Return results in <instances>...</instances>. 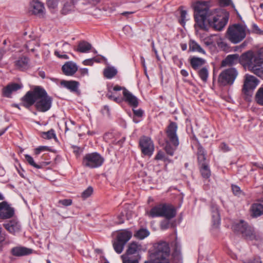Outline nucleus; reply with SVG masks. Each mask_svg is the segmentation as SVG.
<instances>
[{
  "mask_svg": "<svg viewBox=\"0 0 263 263\" xmlns=\"http://www.w3.org/2000/svg\"><path fill=\"white\" fill-rule=\"evenodd\" d=\"M238 76L236 68L231 67L222 71L218 78V84L220 87L232 85Z\"/></svg>",
  "mask_w": 263,
  "mask_h": 263,
  "instance_id": "8",
  "label": "nucleus"
},
{
  "mask_svg": "<svg viewBox=\"0 0 263 263\" xmlns=\"http://www.w3.org/2000/svg\"><path fill=\"white\" fill-rule=\"evenodd\" d=\"M199 168L201 176L203 178L208 179L210 177L211 172L209 166V163H206L203 165H199Z\"/></svg>",
  "mask_w": 263,
  "mask_h": 263,
  "instance_id": "31",
  "label": "nucleus"
},
{
  "mask_svg": "<svg viewBox=\"0 0 263 263\" xmlns=\"http://www.w3.org/2000/svg\"><path fill=\"white\" fill-rule=\"evenodd\" d=\"M117 220L116 221L117 224H120L124 223V215L121 213L117 216Z\"/></svg>",
  "mask_w": 263,
  "mask_h": 263,
  "instance_id": "50",
  "label": "nucleus"
},
{
  "mask_svg": "<svg viewBox=\"0 0 263 263\" xmlns=\"http://www.w3.org/2000/svg\"><path fill=\"white\" fill-rule=\"evenodd\" d=\"M132 236V233L126 230L118 233L116 239L112 241L113 248L117 253L120 254L122 252L125 245Z\"/></svg>",
  "mask_w": 263,
  "mask_h": 263,
  "instance_id": "10",
  "label": "nucleus"
},
{
  "mask_svg": "<svg viewBox=\"0 0 263 263\" xmlns=\"http://www.w3.org/2000/svg\"><path fill=\"white\" fill-rule=\"evenodd\" d=\"M178 126L176 122L169 121L165 129L166 145L164 150L167 154L172 156L179 145V139L177 134Z\"/></svg>",
  "mask_w": 263,
  "mask_h": 263,
  "instance_id": "4",
  "label": "nucleus"
},
{
  "mask_svg": "<svg viewBox=\"0 0 263 263\" xmlns=\"http://www.w3.org/2000/svg\"><path fill=\"white\" fill-rule=\"evenodd\" d=\"M72 201L70 199H64L58 201L59 206L62 205L64 206H69L72 204Z\"/></svg>",
  "mask_w": 263,
  "mask_h": 263,
  "instance_id": "45",
  "label": "nucleus"
},
{
  "mask_svg": "<svg viewBox=\"0 0 263 263\" xmlns=\"http://www.w3.org/2000/svg\"><path fill=\"white\" fill-rule=\"evenodd\" d=\"M62 8L61 12L63 15H66L73 10L75 4L74 0H62Z\"/></svg>",
  "mask_w": 263,
  "mask_h": 263,
  "instance_id": "24",
  "label": "nucleus"
},
{
  "mask_svg": "<svg viewBox=\"0 0 263 263\" xmlns=\"http://www.w3.org/2000/svg\"><path fill=\"white\" fill-rule=\"evenodd\" d=\"M25 159L27 161V162L31 166H33L34 167L36 168H42L44 166L49 164V162H43L40 164H37L35 163L34 162L33 158L29 155H26L25 156Z\"/></svg>",
  "mask_w": 263,
  "mask_h": 263,
  "instance_id": "32",
  "label": "nucleus"
},
{
  "mask_svg": "<svg viewBox=\"0 0 263 263\" xmlns=\"http://www.w3.org/2000/svg\"><path fill=\"white\" fill-rule=\"evenodd\" d=\"M240 64L254 74L260 76L263 74V48L256 53L248 50L240 55Z\"/></svg>",
  "mask_w": 263,
  "mask_h": 263,
  "instance_id": "3",
  "label": "nucleus"
},
{
  "mask_svg": "<svg viewBox=\"0 0 263 263\" xmlns=\"http://www.w3.org/2000/svg\"><path fill=\"white\" fill-rule=\"evenodd\" d=\"M211 209L212 212V216L216 215V214H219L218 207L216 204H212L211 206Z\"/></svg>",
  "mask_w": 263,
  "mask_h": 263,
  "instance_id": "52",
  "label": "nucleus"
},
{
  "mask_svg": "<svg viewBox=\"0 0 263 263\" xmlns=\"http://www.w3.org/2000/svg\"><path fill=\"white\" fill-rule=\"evenodd\" d=\"M80 72L82 76H87L88 74V70L86 68L80 69Z\"/></svg>",
  "mask_w": 263,
  "mask_h": 263,
  "instance_id": "62",
  "label": "nucleus"
},
{
  "mask_svg": "<svg viewBox=\"0 0 263 263\" xmlns=\"http://www.w3.org/2000/svg\"><path fill=\"white\" fill-rule=\"evenodd\" d=\"M251 32L252 33H255L257 34H263V31L260 29L258 26L256 24L253 23L252 25V30Z\"/></svg>",
  "mask_w": 263,
  "mask_h": 263,
  "instance_id": "46",
  "label": "nucleus"
},
{
  "mask_svg": "<svg viewBox=\"0 0 263 263\" xmlns=\"http://www.w3.org/2000/svg\"><path fill=\"white\" fill-rule=\"evenodd\" d=\"M117 73V69L114 67H109L105 68L103 71L104 76L107 79H110Z\"/></svg>",
  "mask_w": 263,
  "mask_h": 263,
  "instance_id": "33",
  "label": "nucleus"
},
{
  "mask_svg": "<svg viewBox=\"0 0 263 263\" xmlns=\"http://www.w3.org/2000/svg\"><path fill=\"white\" fill-rule=\"evenodd\" d=\"M102 114L106 113L108 115H109V107L108 105H104L102 110Z\"/></svg>",
  "mask_w": 263,
  "mask_h": 263,
  "instance_id": "63",
  "label": "nucleus"
},
{
  "mask_svg": "<svg viewBox=\"0 0 263 263\" xmlns=\"http://www.w3.org/2000/svg\"><path fill=\"white\" fill-rule=\"evenodd\" d=\"M3 227L9 233L13 235L19 233L22 229L21 222L17 218H13L3 223Z\"/></svg>",
  "mask_w": 263,
  "mask_h": 263,
  "instance_id": "16",
  "label": "nucleus"
},
{
  "mask_svg": "<svg viewBox=\"0 0 263 263\" xmlns=\"http://www.w3.org/2000/svg\"><path fill=\"white\" fill-rule=\"evenodd\" d=\"M23 85L18 83H12L8 85L3 89V96L6 97H10L12 92L22 88Z\"/></svg>",
  "mask_w": 263,
  "mask_h": 263,
  "instance_id": "25",
  "label": "nucleus"
},
{
  "mask_svg": "<svg viewBox=\"0 0 263 263\" xmlns=\"http://www.w3.org/2000/svg\"><path fill=\"white\" fill-rule=\"evenodd\" d=\"M31 7L32 8V13L40 17L43 16L45 12V7L44 4L39 0H32Z\"/></svg>",
  "mask_w": 263,
  "mask_h": 263,
  "instance_id": "20",
  "label": "nucleus"
},
{
  "mask_svg": "<svg viewBox=\"0 0 263 263\" xmlns=\"http://www.w3.org/2000/svg\"><path fill=\"white\" fill-rule=\"evenodd\" d=\"M111 100H113L116 103H119L124 101V97L123 98L120 97L114 96Z\"/></svg>",
  "mask_w": 263,
  "mask_h": 263,
  "instance_id": "61",
  "label": "nucleus"
},
{
  "mask_svg": "<svg viewBox=\"0 0 263 263\" xmlns=\"http://www.w3.org/2000/svg\"><path fill=\"white\" fill-rule=\"evenodd\" d=\"M189 49L192 51H197L199 53H204V50L195 41L191 40L189 43Z\"/></svg>",
  "mask_w": 263,
  "mask_h": 263,
  "instance_id": "34",
  "label": "nucleus"
},
{
  "mask_svg": "<svg viewBox=\"0 0 263 263\" xmlns=\"http://www.w3.org/2000/svg\"><path fill=\"white\" fill-rule=\"evenodd\" d=\"M162 203L153 206L150 211H146V214L151 218L161 217Z\"/></svg>",
  "mask_w": 263,
  "mask_h": 263,
  "instance_id": "26",
  "label": "nucleus"
},
{
  "mask_svg": "<svg viewBox=\"0 0 263 263\" xmlns=\"http://www.w3.org/2000/svg\"><path fill=\"white\" fill-rule=\"evenodd\" d=\"M29 59L28 58L26 57H21L15 62V66L21 70L27 69L29 67Z\"/></svg>",
  "mask_w": 263,
  "mask_h": 263,
  "instance_id": "30",
  "label": "nucleus"
},
{
  "mask_svg": "<svg viewBox=\"0 0 263 263\" xmlns=\"http://www.w3.org/2000/svg\"><path fill=\"white\" fill-rule=\"evenodd\" d=\"M104 162V159L100 154L93 152L85 154L83 158L82 164L84 167L96 168L102 166Z\"/></svg>",
  "mask_w": 263,
  "mask_h": 263,
  "instance_id": "9",
  "label": "nucleus"
},
{
  "mask_svg": "<svg viewBox=\"0 0 263 263\" xmlns=\"http://www.w3.org/2000/svg\"><path fill=\"white\" fill-rule=\"evenodd\" d=\"M59 0H47V5L50 9H55L58 7Z\"/></svg>",
  "mask_w": 263,
  "mask_h": 263,
  "instance_id": "44",
  "label": "nucleus"
},
{
  "mask_svg": "<svg viewBox=\"0 0 263 263\" xmlns=\"http://www.w3.org/2000/svg\"><path fill=\"white\" fill-rule=\"evenodd\" d=\"M181 250V246L180 244L177 241V240H175L174 242V253L176 254L177 255L180 254Z\"/></svg>",
  "mask_w": 263,
  "mask_h": 263,
  "instance_id": "48",
  "label": "nucleus"
},
{
  "mask_svg": "<svg viewBox=\"0 0 263 263\" xmlns=\"http://www.w3.org/2000/svg\"><path fill=\"white\" fill-rule=\"evenodd\" d=\"M198 74L201 80L204 83L207 82L209 77V71L206 67H204L198 71Z\"/></svg>",
  "mask_w": 263,
  "mask_h": 263,
  "instance_id": "39",
  "label": "nucleus"
},
{
  "mask_svg": "<svg viewBox=\"0 0 263 263\" xmlns=\"http://www.w3.org/2000/svg\"><path fill=\"white\" fill-rule=\"evenodd\" d=\"M112 89L115 91L122 90V93L124 97V101L127 103L128 104L133 108H136L138 107L139 105L138 98L133 95L125 87L117 85L113 87Z\"/></svg>",
  "mask_w": 263,
  "mask_h": 263,
  "instance_id": "13",
  "label": "nucleus"
},
{
  "mask_svg": "<svg viewBox=\"0 0 263 263\" xmlns=\"http://www.w3.org/2000/svg\"><path fill=\"white\" fill-rule=\"evenodd\" d=\"M22 105L29 109L33 105L36 109L42 112L48 111L52 106L53 98L41 86H34L21 98Z\"/></svg>",
  "mask_w": 263,
  "mask_h": 263,
  "instance_id": "2",
  "label": "nucleus"
},
{
  "mask_svg": "<svg viewBox=\"0 0 263 263\" xmlns=\"http://www.w3.org/2000/svg\"><path fill=\"white\" fill-rule=\"evenodd\" d=\"M170 222L168 221L164 220L161 223V228L163 230H166L169 228Z\"/></svg>",
  "mask_w": 263,
  "mask_h": 263,
  "instance_id": "56",
  "label": "nucleus"
},
{
  "mask_svg": "<svg viewBox=\"0 0 263 263\" xmlns=\"http://www.w3.org/2000/svg\"><path fill=\"white\" fill-rule=\"evenodd\" d=\"M205 63V61L201 58L193 57L190 59V63L194 70L198 69L200 67L203 65Z\"/></svg>",
  "mask_w": 263,
  "mask_h": 263,
  "instance_id": "29",
  "label": "nucleus"
},
{
  "mask_svg": "<svg viewBox=\"0 0 263 263\" xmlns=\"http://www.w3.org/2000/svg\"><path fill=\"white\" fill-rule=\"evenodd\" d=\"M187 14V12L186 10H181L180 11V16L179 20V23L182 25L184 26L185 24V18Z\"/></svg>",
  "mask_w": 263,
  "mask_h": 263,
  "instance_id": "43",
  "label": "nucleus"
},
{
  "mask_svg": "<svg viewBox=\"0 0 263 263\" xmlns=\"http://www.w3.org/2000/svg\"><path fill=\"white\" fill-rule=\"evenodd\" d=\"M231 0H219V3L222 6H228L230 5Z\"/></svg>",
  "mask_w": 263,
  "mask_h": 263,
  "instance_id": "59",
  "label": "nucleus"
},
{
  "mask_svg": "<svg viewBox=\"0 0 263 263\" xmlns=\"http://www.w3.org/2000/svg\"><path fill=\"white\" fill-rule=\"evenodd\" d=\"M106 96L107 97L108 99L111 100L115 96L112 95V92L110 89H108Z\"/></svg>",
  "mask_w": 263,
  "mask_h": 263,
  "instance_id": "64",
  "label": "nucleus"
},
{
  "mask_svg": "<svg viewBox=\"0 0 263 263\" xmlns=\"http://www.w3.org/2000/svg\"><path fill=\"white\" fill-rule=\"evenodd\" d=\"M256 102L260 105H263V87L259 88L255 95Z\"/></svg>",
  "mask_w": 263,
  "mask_h": 263,
  "instance_id": "40",
  "label": "nucleus"
},
{
  "mask_svg": "<svg viewBox=\"0 0 263 263\" xmlns=\"http://www.w3.org/2000/svg\"><path fill=\"white\" fill-rule=\"evenodd\" d=\"M121 258L122 263H139L141 259V257L137 256L136 257H133L121 255Z\"/></svg>",
  "mask_w": 263,
  "mask_h": 263,
  "instance_id": "37",
  "label": "nucleus"
},
{
  "mask_svg": "<svg viewBox=\"0 0 263 263\" xmlns=\"http://www.w3.org/2000/svg\"><path fill=\"white\" fill-rule=\"evenodd\" d=\"M93 60H96V58H92V59H88L85 60L83 62V63L85 65L91 66L93 64Z\"/></svg>",
  "mask_w": 263,
  "mask_h": 263,
  "instance_id": "55",
  "label": "nucleus"
},
{
  "mask_svg": "<svg viewBox=\"0 0 263 263\" xmlns=\"http://www.w3.org/2000/svg\"><path fill=\"white\" fill-rule=\"evenodd\" d=\"M149 235V232L146 229L141 228L136 231L134 236L139 239H143Z\"/></svg>",
  "mask_w": 263,
  "mask_h": 263,
  "instance_id": "36",
  "label": "nucleus"
},
{
  "mask_svg": "<svg viewBox=\"0 0 263 263\" xmlns=\"http://www.w3.org/2000/svg\"><path fill=\"white\" fill-rule=\"evenodd\" d=\"M93 192V189L92 187L89 186L82 193L81 197L85 200L89 197L92 195Z\"/></svg>",
  "mask_w": 263,
  "mask_h": 263,
  "instance_id": "41",
  "label": "nucleus"
},
{
  "mask_svg": "<svg viewBox=\"0 0 263 263\" xmlns=\"http://www.w3.org/2000/svg\"><path fill=\"white\" fill-rule=\"evenodd\" d=\"M243 263H262V261L259 257H255L244 261Z\"/></svg>",
  "mask_w": 263,
  "mask_h": 263,
  "instance_id": "53",
  "label": "nucleus"
},
{
  "mask_svg": "<svg viewBox=\"0 0 263 263\" xmlns=\"http://www.w3.org/2000/svg\"><path fill=\"white\" fill-rule=\"evenodd\" d=\"M143 250L142 245L138 242L133 241L128 245L127 249L123 256L136 257L139 256L141 257L140 253Z\"/></svg>",
  "mask_w": 263,
  "mask_h": 263,
  "instance_id": "15",
  "label": "nucleus"
},
{
  "mask_svg": "<svg viewBox=\"0 0 263 263\" xmlns=\"http://www.w3.org/2000/svg\"><path fill=\"white\" fill-rule=\"evenodd\" d=\"M65 132L69 130V124H71V126H73L75 125V122L70 120L69 121H66L65 123Z\"/></svg>",
  "mask_w": 263,
  "mask_h": 263,
  "instance_id": "57",
  "label": "nucleus"
},
{
  "mask_svg": "<svg viewBox=\"0 0 263 263\" xmlns=\"http://www.w3.org/2000/svg\"><path fill=\"white\" fill-rule=\"evenodd\" d=\"M246 25L235 24L229 26L227 31L228 39L233 44L241 42L246 36Z\"/></svg>",
  "mask_w": 263,
  "mask_h": 263,
  "instance_id": "7",
  "label": "nucleus"
},
{
  "mask_svg": "<svg viewBox=\"0 0 263 263\" xmlns=\"http://www.w3.org/2000/svg\"><path fill=\"white\" fill-rule=\"evenodd\" d=\"M232 229L234 232L241 234L246 239L259 240L260 239L259 235L255 232L254 228L243 220L234 223Z\"/></svg>",
  "mask_w": 263,
  "mask_h": 263,
  "instance_id": "5",
  "label": "nucleus"
},
{
  "mask_svg": "<svg viewBox=\"0 0 263 263\" xmlns=\"http://www.w3.org/2000/svg\"><path fill=\"white\" fill-rule=\"evenodd\" d=\"M170 254L168 244L165 241H161L154 245L151 256L154 258L156 263H170L168 257Z\"/></svg>",
  "mask_w": 263,
  "mask_h": 263,
  "instance_id": "6",
  "label": "nucleus"
},
{
  "mask_svg": "<svg viewBox=\"0 0 263 263\" xmlns=\"http://www.w3.org/2000/svg\"><path fill=\"white\" fill-rule=\"evenodd\" d=\"M238 63L240 64V56H239V55L236 53L229 54L221 61V66H232Z\"/></svg>",
  "mask_w": 263,
  "mask_h": 263,
  "instance_id": "19",
  "label": "nucleus"
},
{
  "mask_svg": "<svg viewBox=\"0 0 263 263\" xmlns=\"http://www.w3.org/2000/svg\"><path fill=\"white\" fill-rule=\"evenodd\" d=\"M60 84L63 87L69 89L71 92H79V86L80 85V83L78 81L73 80H62L61 81Z\"/></svg>",
  "mask_w": 263,
  "mask_h": 263,
  "instance_id": "22",
  "label": "nucleus"
},
{
  "mask_svg": "<svg viewBox=\"0 0 263 263\" xmlns=\"http://www.w3.org/2000/svg\"><path fill=\"white\" fill-rule=\"evenodd\" d=\"M259 81L256 78L248 74H246L242 89V93L247 96L251 97Z\"/></svg>",
  "mask_w": 263,
  "mask_h": 263,
  "instance_id": "12",
  "label": "nucleus"
},
{
  "mask_svg": "<svg viewBox=\"0 0 263 263\" xmlns=\"http://www.w3.org/2000/svg\"><path fill=\"white\" fill-rule=\"evenodd\" d=\"M135 108H133V121L135 123H138L140 121V119L138 118H142L144 115V111L142 109H135Z\"/></svg>",
  "mask_w": 263,
  "mask_h": 263,
  "instance_id": "35",
  "label": "nucleus"
},
{
  "mask_svg": "<svg viewBox=\"0 0 263 263\" xmlns=\"http://www.w3.org/2000/svg\"><path fill=\"white\" fill-rule=\"evenodd\" d=\"M252 216L257 217L263 214V205L261 203H253L251 207Z\"/></svg>",
  "mask_w": 263,
  "mask_h": 263,
  "instance_id": "28",
  "label": "nucleus"
},
{
  "mask_svg": "<svg viewBox=\"0 0 263 263\" xmlns=\"http://www.w3.org/2000/svg\"><path fill=\"white\" fill-rule=\"evenodd\" d=\"M162 210L161 217H164L167 220L172 219L176 216V209L171 204L162 203Z\"/></svg>",
  "mask_w": 263,
  "mask_h": 263,
  "instance_id": "17",
  "label": "nucleus"
},
{
  "mask_svg": "<svg viewBox=\"0 0 263 263\" xmlns=\"http://www.w3.org/2000/svg\"><path fill=\"white\" fill-rule=\"evenodd\" d=\"M196 155L198 166L209 163V160L206 158V151L199 143L197 145Z\"/></svg>",
  "mask_w": 263,
  "mask_h": 263,
  "instance_id": "18",
  "label": "nucleus"
},
{
  "mask_svg": "<svg viewBox=\"0 0 263 263\" xmlns=\"http://www.w3.org/2000/svg\"><path fill=\"white\" fill-rule=\"evenodd\" d=\"M92 48L91 45L85 41H81L79 42L77 48L74 50L79 52H88Z\"/></svg>",
  "mask_w": 263,
  "mask_h": 263,
  "instance_id": "27",
  "label": "nucleus"
},
{
  "mask_svg": "<svg viewBox=\"0 0 263 263\" xmlns=\"http://www.w3.org/2000/svg\"><path fill=\"white\" fill-rule=\"evenodd\" d=\"M32 250L24 247H16L11 250V254L15 256H22L29 255L32 253Z\"/></svg>",
  "mask_w": 263,
  "mask_h": 263,
  "instance_id": "23",
  "label": "nucleus"
},
{
  "mask_svg": "<svg viewBox=\"0 0 263 263\" xmlns=\"http://www.w3.org/2000/svg\"><path fill=\"white\" fill-rule=\"evenodd\" d=\"M2 228L0 227V246L5 240V234L2 232Z\"/></svg>",
  "mask_w": 263,
  "mask_h": 263,
  "instance_id": "60",
  "label": "nucleus"
},
{
  "mask_svg": "<svg viewBox=\"0 0 263 263\" xmlns=\"http://www.w3.org/2000/svg\"><path fill=\"white\" fill-rule=\"evenodd\" d=\"M219 147L224 152H228L230 150L228 145L224 142L221 143Z\"/></svg>",
  "mask_w": 263,
  "mask_h": 263,
  "instance_id": "54",
  "label": "nucleus"
},
{
  "mask_svg": "<svg viewBox=\"0 0 263 263\" xmlns=\"http://www.w3.org/2000/svg\"><path fill=\"white\" fill-rule=\"evenodd\" d=\"M213 225L215 227L217 228L220 223V214H216L212 216Z\"/></svg>",
  "mask_w": 263,
  "mask_h": 263,
  "instance_id": "42",
  "label": "nucleus"
},
{
  "mask_svg": "<svg viewBox=\"0 0 263 263\" xmlns=\"http://www.w3.org/2000/svg\"><path fill=\"white\" fill-rule=\"evenodd\" d=\"M231 187L232 192L234 195H239L240 194L241 190L238 186L232 184Z\"/></svg>",
  "mask_w": 263,
  "mask_h": 263,
  "instance_id": "49",
  "label": "nucleus"
},
{
  "mask_svg": "<svg viewBox=\"0 0 263 263\" xmlns=\"http://www.w3.org/2000/svg\"><path fill=\"white\" fill-rule=\"evenodd\" d=\"M54 54L57 56L58 58L63 59H68L69 58L68 56L66 54H61L58 51H54Z\"/></svg>",
  "mask_w": 263,
  "mask_h": 263,
  "instance_id": "58",
  "label": "nucleus"
},
{
  "mask_svg": "<svg viewBox=\"0 0 263 263\" xmlns=\"http://www.w3.org/2000/svg\"><path fill=\"white\" fill-rule=\"evenodd\" d=\"M139 147L142 154L148 157L153 155L155 150L153 141L149 137L145 136H143L139 139Z\"/></svg>",
  "mask_w": 263,
  "mask_h": 263,
  "instance_id": "11",
  "label": "nucleus"
},
{
  "mask_svg": "<svg viewBox=\"0 0 263 263\" xmlns=\"http://www.w3.org/2000/svg\"><path fill=\"white\" fill-rule=\"evenodd\" d=\"M41 136L45 139H51L52 138L57 139L56 134L53 129H50L47 132H43L41 134Z\"/></svg>",
  "mask_w": 263,
  "mask_h": 263,
  "instance_id": "38",
  "label": "nucleus"
},
{
  "mask_svg": "<svg viewBox=\"0 0 263 263\" xmlns=\"http://www.w3.org/2000/svg\"><path fill=\"white\" fill-rule=\"evenodd\" d=\"M62 69L65 75L72 76L78 70V67L74 63L68 61L62 66Z\"/></svg>",
  "mask_w": 263,
  "mask_h": 263,
  "instance_id": "21",
  "label": "nucleus"
},
{
  "mask_svg": "<svg viewBox=\"0 0 263 263\" xmlns=\"http://www.w3.org/2000/svg\"><path fill=\"white\" fill-rule=\"evenodd\" d=\"M165 156L164 153L161 151L158 152L157 154L155 156V160H163Z\"/></svg>",
  "mask_w": 263,
  "mask_h": 263,
  "instance_id": "47",
  "label": "nucleus"
},
{
  "mask_svg": "<svg viewBox=\"0 0 263 263\" xmlns=\"http://www.w3.org/2000/svg\"><path fill=\"white\" fill-rule=\"evenodd\" d=\"M15 214L14 209L5 201L0 202V219L5 220L12 218Z\"/></svg>",
  "mask_w": 263,
  "mask_h": 263,
  "instance_id": "14",
  "label": "nucleus"
},
{
  "mask_svg": "<svg viewBox=\"0 0 263 263\" xmlns=\"http://www.w3.org/2000/svg\"><path fill=\"white\" fill-rule=\"evenodd\" d=\"M48 150H49L48 147L46 146H39V147L35 148V154L36 155H39L41 152L48 151Z\"/></svg>",
  "mask_w": 263,
  "mask_h": 263,
  "instance_id": "51",
  "label": "nucleus"
},
{
  "mask_svg": "<svg viewBox=\"0 0 263 263\" xmlns=\"http://www.w3.org/2000/svg\"><path fill=\"white\" fill-rule=\"evenodd\" d=\"M192 7L196 29L208 31L210 27L221 31L228 23L229 13L224 10L210 9L208 2L197 1L193 4Z\"/></svg>",
  "mask_w": 263,
  "mask_h": 263,
  "instance_id": "1",
  "label": "nucleus"
}]
</instances>
